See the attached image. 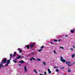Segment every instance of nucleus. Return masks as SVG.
I'll list each match as a JSON object with an SVG mask.
<instances>
[{"mask_svg": "<svg viewBox=\"0 0 75 75\" xmlns=\"http://www.w3.org/2000/svg\"><path fill=\"white\" fill-rule=\"evenodd\" d=\"M34 43H32V44H29V45H28L26 46L27 48L28 49H29L30 47V48H33L34 47Z\"/></svg>", "mask_w": 75, "mask_h": 75, "instance_id": "nucleus-1", "label": "nucleus"}, {"mask_svg": "<svg viewBox=\"0 0 75 75\" xmlns=\"http://www.w3.org/2000/svg\"><path fill=\"white\" fill-rule=\"evenodd\" d=\"M6 61H7V59L6 58H5V59H3L1 62V64H4V63H6Z\"/></svg>", "mask_w": 75, "mask_h": 75, "instance_id": "nucleus-2", "label": "nucleus"}, {"mask_svg": "<svg viewBox=\"0 0 75 75\" xmlns=\"http://www.w3.org/2000/svg\"><path fill=\"white\" fill-rule=\"evenodd\" d=\"M60 60L62 62H63V63L64 62H66L65 60V59H63V57H62V56H61V57Z\"/></svg>", "mask_w": 75, "mask_h": 75, "instance_id": "nucleus-3", "label": "nucleus"}, {"mask_svg": "<svg viewBox=\"0 0 75 75\" xmlns=\"http://www.w3.org/2000/svg\"><path fill=\"white\" fill-rule=\"evenodd\" d=\"M0 69L1 68V67H4V65H3L2 64L0 63Z\"/></svg>", "mask_w": 75, "mask_h": 75, "instance_id": "nucleus-4", "label": "nucleus"}, {"mask_svg": "<svg viewBox=\"0 0 75 75\" xmlns=\"http://www.w3.org/2000/svg\"><path fill=\"white\" fill-rule=\"evenodd\" d=\"M21 56L20 55L18 57H16V59H18L20 58H21Z\"/></svg>", "mask_w": 75, "mask_h": 75, "instance_id": "nucleus-5", "label": "nucleus"}, {"mask_svg": "<svg viewBox=\"0 0 75 75\" xmlns=\"http://www.w3.org/2000/svg\"><path fill=\"white\" fill-rule=\"evenodd\" d=\"M21 62V64H23V63H24V61L23 60H21L19 61L18 62V63H19V62Z\"/></svg>", "mask_w": 75, "mask_h": 75, "instance_id": "nucleus-6", "label": "nucleus"}, {"mask_svg": "<svg viewBox=\"0 0 75 75\" xmlns=\"http://www.w3.org/2000/svg\"><path fill=\"white\" fill-rule=\"evenodd\" d=\"M24 69L25 70V72H27V68H26V66H25V67H24Z\"/></svg>", "mask_w": 75, "mask_h": 75, "instance_id": "nucleus-7", "label": "nucleus"}, {"mask_svg": "<svg viewBox=\"0 0 75 75\" xmlns=\"http://www.w3.org/2000/svg\"><path fill=\"white\" fill-rule=\"evenodd\" d=\"M36 61H41V59L39 58H37L36 59Z\"/></svg>", "mask_w": 75, "mask_h": 75, "instance_id": "nucleus-8", "label": "nucleus"}, {"mask_svg": "<svg viewBox=\"0 0 75 75\" xmlns=\"http://www.w3.org/2000/svg\"><path fill=\"white\" fill-rule=\"evenodd\" d=\"M6 62L7 63V64H10V60H8Z\"/></svg>", "mask_w": 75, "mask_h": 75, "instance_id": "nucleus-9", "label": "nucleus"}, {"mask_svg": "<svg viewBox=\"0 0 75 75\" xmlns=\"http://www.w3.org/2000/svg\"><path fill=\"white\" fill-rule=\"evenodd\" d=\"M34 52H33L32 53H31V55H35V54L34 53Z\"/></svg>", "mask_w": 75, "mask_h": 75, "instance_id": "nucleus-10", "label": "nucleus"}, {"mask_svg": "<svg viewBox=\"0 0 75 75\" xmlns=\"http://www.w3.org/2000/svg\"><path fill=\"white\" fill-rule=\"evenodd\" d=\"M48 71L49 72V74H50L51 72V71H50V70L49 69H48Z\"/></svg>", "mask_w": 75, "mask_h": 75, "instance_id": "nucleus-11", "label": "nucleus"}, {"mask_svg": "<svg viewBox=\"0 0 75 75\" xmlns=\"http://www.w3.org/2000/svg\"><path fill=\"white\" fill-rule=\"evenodd\" d=\"M16 59H15L13 61V62H14V63H17V61H16Z\"/></svg>", "mask_w": 75, "mask_h": 75, "instance_id": "nucleus-12", "label": "nucleus"}, {"mask_svg": "<svg viewBox=\"0 0 75 75\" xmlns=\"http://www.w3.org/2000/svg\"><path fill=\"white\" fill-rule=\"evenodd\" d=\"M74 31H75V30H71V32L72 33H74Z\"/></svg>", "mask_w": 75, "mask_h": 75, "instance_id": "nucleus-13", "label": "nucleus"}, {"mask_svg": "<svg viewBox=\"0 0 75 75\" xmlns=\"http://www.w3.org/2000/svg\"><path fill=\"white\" fill-rule=\"evenodd\" d=\"M75 54H73L72 55V56H71L72 58H74V57H75Z\"/></svg>", "mask_w": 75, "mask_h": 75, "instance_id": "nucleus-14", "label": "nucleus"}, {"mask_svg": "<svg viewBox=\"0 0 75 75\" xmlns=\"http://www.w3.org/2000/svg\"><path fill=\"white\" fill-rule=\"evenodd\" d=\"M34 71L35 72V74H37V71H36V70H34Z\"/></svg>", "mask_w": 75, "mask_h": 75, "instance_id": "nucleus-15", "label": "nucleus"}, {"mask_svg": "<svg viewBox=\"0 0 75 75\" xmlns=\"http://www.w3.org/2000/svg\"><path fill=\"white\" fill-rule=\"evenodd\" d=\"M70 62H66V64H70Z\"/></svg>", "mask_w": 75, "mask_h": 75, "instance_id": "nucleus-16", "label": "nucleus"}, {"mask_svg": "<svg viewBox=\"0 0 75 75\" xmlns=\"http://www.w3.org/2000/svg\"><path fill=\"white\" fill-rule=\"evenodd\" d=\"M56 72H59V70L58 69H56Z\"/></svg>", "mask_w": 75, "mask_h": 75, "instance_id": "nucleus-17", "label": "nucleus"}, {"mask_svg": "<svg viewBox=\"0 0 75 75\" xmlns=\"http://www.w3.org/2000/svg\"><path fill=\"white\" fill-rule=\"evenodd\" d=\"M71 69H68V72H71Z\"/></svg>", "mask_w": 75, "mask_h": 75, "instance_id": "nucleus-18", "label": "nucleus"}, {"mask_svg": "<svg viewBox=\"0 0 75 75\" xmlns=\"http://www.w3.org/2000/svg\"><path fill=\"white\" fill-rule=\"evenodd\" d=\"M60 48H61V49H62V50H64V47H61V46H60Z\"/></svg>", "mask_w": 75, "mask_h": 75, "instance_id": "nucleus-19", "label": "nucleus"}, {"mask_svg": "<svg viewBox=\"0 0 75 75\" xmlns=\"http://www.w3.org/2000/svg\"><path fill=\"white\" fill-rule=\"evenodd\" d=\"M43 64H44V65H45V66L46 65V63L44 62H43Z\"/></svg>", "mask_w": 75, "mask_h": 75, "instance_id": "nucleus-20", "label": "nucleus"}, {"mask_svg": "<svg viewBox=\"0 0 75 75\" xmlns=\"http://www.w3.org/2000/svg\"><path fill=\"white\" fill-rule=\"evenodd\" d=\"M22 52V50H19V53H21Z\"/></svg>", "mask_w": 75, "mask_h": 75, "instance_id": "nucleus-21", "label": "nucleus"}, {"mask_svg": "<svg viewBox=\"0 0 75 75\" xmlns=\"http://www.w3.org/2000/svg\"><path fill=\"white\" fill-rule=\"evenodd\" d=\"M8 65V63H7L6 64H5V67H7V65Z\"/></svg>", "mask_w": 75, "mask_h": 75, "instance_id": "nucleus-22", "label": "nucleus"}, {"mask_svg": "<svg viewBox=\"0 0 75 75\" xmlns=\"http://www.w3.org/2000/svg\"><path fill=\"white\" fill-rule=\"evenodd\" d=\"M43 48H44V46L43 45L41 46V49H42Z\"/></svg>", "mask_w": 75, "mask_h": 75, "instance_id": "nucleus-23", "label": "nucleus"}, {"mask_svg": "<svg viewBox=\"0 0 75 75\" xmlns=\"http://www.w3.org/2000/svg\"><path fill=\"white\" fill-rule=\"evenodd\" d=\"M57 40H56V39H55L54 40V41L55 42H57Z\"/></svg>", "mask_w": 75, "mask_h": 75, "instance_id": "nucleus-24", "label": "nucleus"}, {"mask_svg": "<svg viewBox=\"0 0 75 75\" xmlns=\"http://www.w3.org/2000/svg\"><path fill=\"white\" fill-rule=\"evenodd\" d=\"M41 51H42V50H38L39 52H41Z\"/></svg>", "mask_w": 75, "mask_h": 75, "instance_id": "nucleus-25", "label": "nucleus"}, {"mask_svg": "<svg viewBox=\"0 0 75 75\" xmlns=\"http://www.w3.org/2000/svg\"><path fill=\"white\" fill-rule=\"evenodd\" d=\"M10 58H11V57H12V54H10Z\"/></svg>", "mask_w": 75, "mask_h": 75, "instance_id": "nucleus-26", "label": "nucleus"}, {"mask_svg": "<svg viewBox=\"0 0 75 75\" xmlns=\"http://www.w3.org/2000/svg\"><path fill=\"white\" fill-rule=\"evenodd\" d=\"M32 59H33V60H35V58L33 57H32Z\"/></svg>", "mask_w": 75, "mask_h": 75, "instance_id": "nucleus-27", "label": "nucleus"}, {"mask_svg": "<svg viewBox=\"0 0 75 75\" xmlns=\"http://www.w3.org/2000/svg\"><path fill=\"white\" fill-rule=\"evenodd\" d=\"M58 68V67H54V68Z\"/></svg>", "mask_w": 75, "mask_h": 75, "instance_id": "nucleus-28", "label": "nucleus"}, {"mask_svg": "<svg viewBox=\"0 0 75 75\" xmlns=\"http://www.w3.org/2000/svg\"><path fill=\"white\" fill-rule=\"evenodd\" d=\"M17 54V52H14V54L15 55H16V54Z\"/></svg>", "mask_w": 75, "mask_h": 75, "instance_id": "nucleus-29", "label": "nucleus"}, {"mask_svg": "<svg viewBox=\"0 0 75 75\" xmlns=\"http://www.w3.org/2000/svg\"><path fill=\"white\" fill-rule=\"evenodd\" d=\"M64 67H62L61 68H60V69H64Z\"/></svg>", "mask_w": 75, "mask_h": 75, "instance_id": "nucleus-30", "label": "nucleus"}, {"mask_svg": "<svg viewBox=\"0 0 75 75\" xmlns=\"http://www.w3.org/2000/svg\"><path fill=\"white\" fill-rule=\"evenodd\" d=\"M32 59H33L32 58H30V61H32Z\"/></svg>", "mask_w": 75, "mask_h": 75, "instance_id": "nucleus-31", "label": "nucleus"}, {"mask_svg": "<svg viewBox=\"0 0 75 75\" xmlns=\"http://www.w3.org/2000/svg\"><path fill=\"white\" fill-rule=\"evenodd\" d=\"M44 74H47V72L45 71V72H44Z\"/></svg>", "mask_w": 75, "mask_h": 75, "instance_id": "nucleus-32", "label": "nucleus"}, {"mask_svg": "<svg viewBox=\"0 0 75 75\" xmlns=\"http://www.w3.org/2000/svg\"><path fill=\"white\" fill-rule=\"evenodd\" d=\"M54 54H55L56 53V52H55V51H54Z\"/></svg>", "mask_w": 75, "mask_h": 75, "instance_id": "nucleus-33", "label": "nucleus"}, {"mask_svg": "<svg viewBox=\"0 0 75 75\" xmlns=\"http://www.w3.org/2000/svg\"><path fill=\"white\" fill-rule=\"evenodd\" d=\"M70 50H71V51H73V49H72V48Z\"/></svg>", "mask_w": 75, "mask_h": 75, "instance_id": "nucleus-34", "label": "nucleus"}, {"mask_svg": "<svg viewBox=\"0 0 75 75\" xmlns=\"http://www.w3.org/2000/svg\"><path fill=\"white\" fill-rule=\"evenodd\" d=\"M68 66H69V67H70L71 66V65H69V64H68Z\"/></svg>", "mask_w": 75, "mask_h": 75, "instance_id": "nucleus-35", "label": "nucleus"}, {"mask_svg": "<svg viewBox=\"0 0 75 75\" xmlns=\"http://www.w3.org/2000/svg\"><path fill=\"white\" fill-rule=\"evenodd\" d=\"M13 57H14V56H15V54H14L13 56H12Z\"/></svg>", "mask_w": 75, "mask_h": 75, "instance_id": "nucleus-36", "label": "nucleus"}, {"mask_svg": "<svg viewBox=\"0 0 75 75\" xmlns=\"http://www.w3.org/2000/svg\"><path fill=\"white\" fill-rule=\"evenodd\" d=\"M65 36L66 37H68V35H65Z\"/></svg>", "mask_w": 75, "mask_h": 75, "instance_id": "nucleus-37", "label": "nucleus"}, {"mask_svg": "<svg viewBox=\"0 0 75 75\" xmlns=\"http://www.w3.org/2000/svg\"><path fill=\"white\" fill-rule=\"evenodd\" d=\"M73 47L74 48H75V46H73Z\"/></svg>", "mask_w": 75, "mask_h": 75, "instance_id": "nucleus-38", "label": "nucleus"}, {"mask_svg": "<svg viewBox=\"0 0 75 75\" xmlns=\"http://www.w3.org/2000/svg\"><path fill=\"white\" fill-rule=\"evenodd\" d=\"M21 58H23V57H21Z\"/></svg>", "mask_w": 75, "mask_h": 75, "instance_id": "nucleus-39", "label": "nucleus"}, {"mask_svg": "<svg viewBox=\"0 0 75 75\" xmlns=\"http://www.w3.org/2000/svg\"><path fill=\"white\" fill-rule=\"evenodd\" d=\"M61 41V40H59L58 41Z\"/></svg>", "mask_w": 75, "mask_h": 75, "instance_id": "nucleus-40", "label": "nucleus"}, {"mask_svg": "<svg viewBox=\"0 0 75 75\" xmlns=\"http://www.w3.org/2000/svg\"><path fill=\"white\" fill-rule=\"evenodd\" d=\"M51 44H53V43H52V42H51Z\"/></svg>", "mask_w": 75, "mask_h": 75, "instance_id": "nucleus-41", "label": "nucleus"}, {"mask_svg": "<svg viewBox=\"0 0 75 75\" xmlns=\"http://www.w3.org/2000/svg\"><path fill=\"white\" fill-rule=\"evenodd\" d=\"M20 50V48H18V50Z\"/></svg>", "mask_w": 75, "mask_h": 75, "instance_id": "nucleus-42", "label": "nucleus"}, {"mask_svg": "<svg viewBox=\"0 0 75 75\" xmlns=\"http://www.w3.org/2000/svg\"><path fill=\"white\" fill-rule=\"evenodd\" d=\"M19 67H20V66H21V65L19 64Z\"/></svg>", "mask_w": 75, "mask_h": 75, "instance_id": "nucleus-43", "label": "nucleus"}, {"mask_svg": "<svg viewBox=\"0 0 75 75\" xmlns=\"http://www.w3.org/2000/svg\"><path fill=\"white\" fill-rule=\"evenodd\" d=\"M40 75H42V74H40Z\"/></svg>", "mask_w": 75, "mask_h": 75, "instance_id": "nucleus-44", "label": "nucleus"}, {"mask_svg": "<svg viewBox=\"0 0 75 75\" xmlns=\"http://www.w3.org/2000/svg\"><path fill=\"white\" fill-rule=\"evenodd\" d=\"M63 75H67V74H64Z\"/></svg>", "mask_w": 75, "mask_h": 75, "instance_id": "nucleus-45", "label": "nucleus"}, {"mask_svg": "<svg viewBox=\"0 0 75 75\" xmlns=\"http://www.w3.org/2000/svg\"><path fill=\"white\" fill-rule=\"evenodd\" d=\"M42 75H44V74H42Z\"/></svg>", "mask_w": 75, "mask_h": 75, "instance_id": "nucleus-46", "label": "nucleus"}]
</instances>
